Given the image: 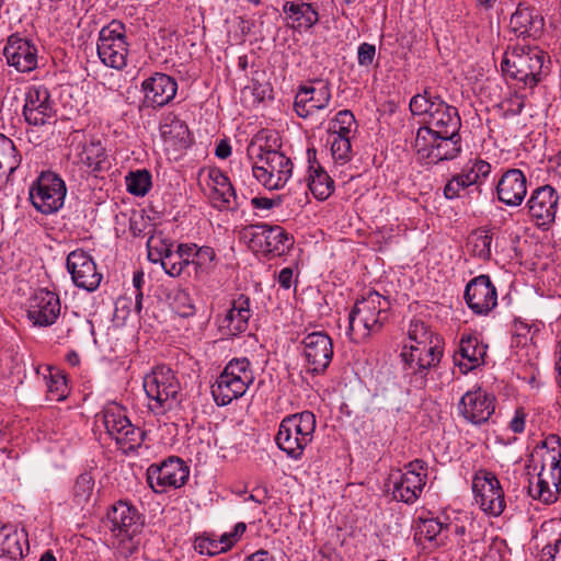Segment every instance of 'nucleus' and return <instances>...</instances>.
Instances as JSON below:
<instances>
[{
    "label": "nucleus",
    "instance_id": "38",
    "mask_svg": "<svg viewBox=\"0 0 561 561\" xmlns=\"http://www.w3.org/2000/svg\"><path fill=\"white\" fill-rule=\"evenodd\" d=\"M24 536L10 525L0 527V558L18 560L23 557Z\"/></svg>",
    "mask_w": 561,
    "mask_h": 561
},
{
    "label": "nucleus",
    "instance_id": "3",
    "mask_svg": "<svg viewBox=\"0 0 561 561\" xmlns=\"http://www.w3.org/2000/svg\"><path fill=\"white\" fill-rule=\"evenodd\" d=\"M106 526L115 538L113 543L117 552L128 558L138 550L139 540L136 538L144 526L138 511L124 501H118L107 513Z\"/></svg>",
    "mask_w": 561,
    "mask_h": 561
},
{
    "label": "nucleus",
    "instance_id": "60",
    "mask_svg": "<svg viewBox=\"0 0 561 561\" xmlns=\"http://www.w3.org/2000/svg\"><path fill=\"white\" fill-rule=\"evenodd\" d=\"M526 412L524 410V408H517L515 410V414L513 416V419L511 420L510 424H508V427L511 428L512 432L514 433H523L524 430H525V423H526Z\"/></svg>",
    "mask_w": 561,
    "mask_h": 561
},
{
    "label": "nucleus",
    "instance_id": "59",
    "mask_svg": "<svg viewBox=\"0 0 561 561\" xmlns=\"http://www.w3.org/2000/svg\"><path fill=\"white\" fill-rule=\"evenodd\" d=\"M540 561H561V539L546 545L540 554Z\"/></svg>",
    "mask_w": 561,
    "mask_h": 561
},
{
    "label": "nucleus",
    "instance_id": "19",
    "mask_svg": "<svg viewBox=\"0 0 561 561\" xmlns=\"http://www.w3.org/2000/svg\"><path fill=\"white\" fill-rule=\"evenodd\" d=\"M301 345L308 371L324 373L333 356L331 337L324 332H311L302 339Z\"/></svg>",
    "mask_w": 561,
    "mask_h": 561
},
{
    "label": "nucleus",
    "instance_id": "26",
    "mask_svg": "<svg viewBox=\"0 0 561 561\" xmlns=\"http://www.w3.org/2000/svg\"><path fill=\"white\" fill-rule=\"evenodd\" d=\"M330 101L331 89L328 83H321L320 87L301 85L295 96L294 110L299 117L307 118L327 108Z\"/></svg>",
    "mask_w": 561,
    "mask_h": 561
},
{
    "label": "nucleus",
    "instance_id": "25",
    "mask_svg": "<svg viewBox=\"0 0 561 561\" xmlns=\"http://www.w3.org/2000/svg\"><path fill=\"white\" fill-rule=\"evenodd\" d=\"M9 66L19 72H31L37 67V48L28 39L11 35L3 48Z\"/></svg>",
    "mask_w": 561,
    "mask_h": 561
},
{
    "label": "nucleus",
    "instance_id": "64",
    "mask_svg": "<svg viewBox=\"0 0 561 561\" xmlns=\"http://www.w3.org/2000/svg\"><path fill=\"white\" fill-rule=\"evenodd\" d=\"M239 538L240 537L234 536L233 530L230 533L222 534L220 536V540L222 542V546H224L226 552L234 546V543L239 540Z\"/></svg>",
    "mask_w": 561,
    "mask_h": 561
},
{
    "label": "nucleus",
    "instance_id": "27",
    "mask_svg": "<svg viewBox=\"0 0 561 561\" xmlns=\"http://www.w3.org/2000/svg\"><path fill=\"white\" fill-rule=\"evenodd\" d=\"M142 91L147 106L162 107L174 99L178 83L172 77L157 72L142 82Z\"/></svg>",
    "mask_w": 561,
    "mask_h": 561
},
{
    "label": "nucleus",
    "instance_id": "16",
    "mask_svg": "<svg viewBox=\"0 0 561 561\" xmlns=\"http://www.w3.org/2000/svg\"><path fill=\"white\" fill-rule=\"evenodd\" d=\"M426 463L422 458H414L413 461L404 465L399 480L393 485V499L407 504L414 503L426 483Z\"/></svg>",
    "mask_w": 561,
    "mask_h": 561
},
{
    "label": "nucleus",
    "instance_id": "11",
    "mask_svg": "<svg viewBox=\"0 0 561 561\" xmlns=\"http://www.w3.org/2000/svg\"><path fill=\"white\" fill-rule=\"evenodd\" d=\"M98 55L101 61L113 69L121 70L127 65L128 44L124 24L112 21L101 28L98 39Z\"/></svg>",
    "mask_w": 561,
    "mask_h": 561
},
{
    "label": "nucleus",
    "instance_id": "10",
    "mask_svg": "<svg viewBox=\"0 0 561 561\" xmlns=\"http://www.w3.org/2000/svg\"><path fill=\"white\" fill-rule=\"evenodd\" d=\"M66 194L64 180L50 171L42 172L30 187L32 205L44 215L58 211L64 206Z\"/></svg>",
    "mask_w": 561,
    "mask_h": 561
},
{
    "label": "nucleus",
    "instance_id": "62",
    "mask_svg": "<svg viewBox=\"0 0 561 561\" xmlns=\"http://www.w3.org/2000/svg\"><path fill=\"white\" fill-rule=\"evenodd\" d=\"M294 272L291 267H284L278 274V284L284 289H289L293 285Z\"/></svg>",
    "mask_w": 561,
    "mask_h": 561
},
{
    "label": "nucleus",
    "instance_id": "6",
    "mask_svg": "<svg viewBox=\"0 0 561 561\" xmlns=\"http://www.w3.org/2000/svg\"><path fill=\"white\" fill-rule=\"evenodd\" d=\"M316 431V416L310 411L286 416L279 424L275 442L288 456H301L312 442Z\"/></svg>",
    "mask_w": 561,
    "mask_h": 561
},
{
    "label": "nucleus",
    "instance_id": "13",
    "mask_svg": "<svg viewBox=\"0 0 561 561\" xmlns=\"http://www.w3.org/2000/svg\"><path fill=\"white\" fill-rule=\"evenodd\" d=\"M252 250L263 254L283 255L293 247V238L280 226L267 224L250 225L244 229Z\"/></svg>",
    "mask_w": 561,
    "mask_h": 561
},
{
    "label": "nucleus",
    "instance_id": "48",
    "mask_svg": "<svg viewBox=\"0 0 561 561\" xmlns=\"http://www.w3.org/2000/svg\"><path fill=\"white\" fill-rule=\"evenodd\" d=\"M331 152L336 162L346 163L352 157L351 138L332 135Z\"/></svg>",
    "mask_w": 561,
    "mask_h": 561
},
{
    "label": "nucleus",
    "instance_id": "33",
    "mask_svg": "<svg viewBox=\"0 0 561 561\" xmlns=\"http://www.w3.org/2000/svg\"><path fill=\"white\" fill-rule=\"evenodd\" d=\"M283 12L293 21L291 28H311L319 22V13L311 3L286 1Z\"/></svg>",
    "mask_w": 561,
    "mask_h": 561
},
{
    "label": "nucleus",
    "instance_id": "23",
    "mask_svg": "<svg viewBox=\"0 0 561 561\" xmlns=\"http://www.w3.org/2000/svg\"><path fill=\"white\" fill-rule=\"evenodd\" d=\"M468 307L480 316H486L497 305V291L488 275L471 279L465 290Z\"/></svg>",
    "mask_w": 561,
    "mask_h": 561
},
{
    "label": "nucleus",
    "instance_id": "44",
    "mask_svg": "<svg viewBox=\"0 0 561 561\" xmlns=\"http://www.w3.org/2000/svg\"><path fill=\"white\" fill-rule=\"evenodd\" d=\"M356 128V119L348 110L340 111L331 123L330 134L351 138L352 133Z\"/></svg>",
    "mask_w": 561,
    "mask_h": 561
},
{
    "label": "nucleus",
    "instance_id": "39",
    "mask_svg": "<svg viewBox=\"0 0 561 561\" xmlns=\"http://www.w3.org/2000/svg\"><path fill=\"white\" fill-rule=\"evenodd\" d=\"M192 249L193 275L196 279H204L216 267V252L211 247H197L190 243Z\"/></svg>",
    "mask_w": 561,
    "mask_h": 561
},
{
    "label": "nucleus",
    "instance_id": "58",
    "mask_svg": "<svg viewBox=\"0 0 561 561\" xmlns=\"http://www.w3.org/2000/svg\"><path fill=\"white\" fill-rule=\"evenodd\" d=\"M376 55V47L373 44L362 43L357 50V60L360 66H369L373 64Z\"/></svg>",
    "mask_w": 561,
    "mask_h": 561
},
{
    "label": "nucleus",
    "instance_id": "31",
    "mask_svg": "<svg viewBox=\"0 0 561 561\" xmlns=\"http://www.w3.org/2000/svg\"><path fill=\"white\" fill-rule=\"evenodd\" d=\"M461 127V118L455 106L446 104L443 108L426 119V125L420 128L431 129L432 134L445 135L456 134Z\"/></svg>",
    "mask_w": 561,
    "mask_h": 561
},
{
    "label": "nucleus",
    "instance_id": "49",
    "mask_svg": "<svg viewBox=\"0 0 561 561\" xmlns=\"http://www.w3.org/2000/svg\"><path fill=\"white\" fill-rule=\"evenodd\" d=\"M470 242L474 256L483 261L491 259L492 234H490L488 231L476 233Z\"/></svg>",
    "mask_w": 561,
    "mask_h": 561
},
{
    "label": "nucleus",
    "instance_id": "20",
    "mask_svg": "<svg viewBox=\"0 0 561 561\" xmlns=\"http://www.w3.org/2000/svg\"><path fill=\"white\" fill-rule=\"evenodd\" d=\"M67 270L73 284L90 293L99 288L103 277L98 272L93 257L83 250H75L68 254Z\"/></svg>",
    "mask_w": 561,
    "mask_h": 561
},
{
    "label": "nucleus",
    "instance_id": "54",
    "mask_svg": "<svg viewBox=\"0 0 561 561\" xmlns=\"http://www.w3.org/2000/svg\"><path fill=\"white\" fill-rule=\"evenodd\" d=\"M48 392L54 397L53 399L60 401L66 397L67 383L66 379L59 371H56V376L50 375V380L47 382Z\"/></svg>",
    "mask_w": 561,
    "mask_h": 561
},
{
    "label": "nucleus",
    "instance_id": "42",
    "mask_svg": "<svg viewBox=\"0 0 561 561\" xmlns=\"http://www.w3.org/2000/svg\"><path fill=\"white\" fill-rule=\"evenodd\" d=\"M193 248L188 245V243H180L176 247V250L173 251L170 245H165V248L160 252V263L164 272L171 277H180L181 276V266L180 260L184 255V250H192Z\"/></svg>",
    "mask_w": 561,
    "mask_h": 561
},
{
    "label": "nucleus",
    "instance_id": "45",
    "mask_svg": "<svg viewBox=\"0 0 561 561\" xmlns=\"http://www.w3.org/2000/svg\"><path fill=\"white\" fill-rule=\"evenodd\" d=\"M127 191L135 196H145L151 187V174L147 170H137L126 176Z\"/></svg>",
    "mask_w": 561,
    "mask_h": 561
},
{
    "label": "nucleus",
    "instance_id": "8",
    "mask_svg": "<svg viewBox=\"0 0 561 561\" xmlns=\"http://www.w3.org/2000/svg\"><path fill=\"white\" fill-rule=\"evenodd\" d=\"M181 386L172 369L160 365L144 378V390L149 399V408L156 414L171 410Z\"/></svg>",
    "mask_w": 561,
    "mask_h": 561
},
{
    "label": "nucleus",
    "instance_id": "46",
    "mask_svg": "<svg viewBox=\"0 0 561 561\" xmlns=\"http://www.w3.org/2000/svg\"><path fill=\"white\" fill-rule=\"evenodd\" d=\"M21 163L14 142L5 135L0 134V164L7 170H16Z\"/></svg>",
    "mask_w": 561,
    "mask_h": 561
},
{
    "label": "nucleus",
    "instance_id": "12",
    "mask_svg": "<svg viewBox=\"0 0 561 561\" xmlns=\"http://www.w3.org/2000/svg\"><path fill=\"white\" fill-rule=\"evenodd\" d=\"M476 504L489 516H500L505 507L504 491L496 476L485 469L478 470L472 478Z\"/></svg>",
    "mask_w": 561,
    "mask_h": 561
},
{
    "label": "nucleus",
    "instance_id": "24",
    "mask_svg": "<svg viewBox=\"0 0 561 561\" xmlns=\"http://www.w3.org/2000/svg\"><path fill=\"white\" fill-rule=\"evenodd\" d=\"M60 300L48 289H38L30 299L27 319L35 327H50L60 314Z\"/></svg>",
    "mask_w": 561,
    "mask_h": 561
},
{
    "label": "nucleus",
    "instance_id": "53",
    "mask_svg": "<svg viewBox=\"0 0 561 561\" xmlns=\"http://www.w3.org/2000/svg\"><path fill=\"white\" fill-rule=\"evenodd\" d=\"M537 456L551 454L552 456H561V438L556 434H549L535 447Z\"/></svg>",
    "mask_w": 561,
    "mask_h": 561
},
{
    "label": "nucleus",
    "instance_id": "1",
    "mask_svg": "<svg viewBox=\"0 0 561 561\" xmlns=\"http://www.w3.org/2000/svg\"><path fill=\"white\" fill-rule=\"evenodd\" d=\"M252 161V176L265 188L280 190L293 175V162L283 152L267 146L261 135L254 137L247 148Z\"/></svg>",
    "mask_w": 561,
    "mask_h": 561
},
{
    "label": "nucleus",
    "instance_id": "52",
    "mask_svg": "<svg viewBox=\"0 0 561 561\" xmlns=\"http://www.w3.org/2000/svg\"><path fill=\"white\" fill-rule=\"evenodd\" d=\"M195 549L201 554H207L210 557L226 552L220 538L216 539L214 537H210L209 535L196 538Z\"/></svg>",
    "mask_w": 561,
    "mask_h": 561
},
{
    "label": "nucleus",
    "instance_id": "47",
    "mask_svg": "<svg viewBox=\"0 0 561 561\" xmlns=\"http://www.w3.org/2000/svg\"><path fill=\"white\" fill-rule=\"evenodd\" d=\"M474 185V178H470V174H467L463 171L460 174L454 175L444 187V196L447 199H455L461 197V192L466 191L470 186Z\"/></svg>",
    "mask_w": 561,
    "mask_h": 561
},
{
    "label": "nucleus",
    "instance_id": "9",
    "mask_svg": "<svg viewBox=\"0 0 561 561\" xmlns=\"http://www.w3.org/2000/svg\"><path fill=\"white\" fill-rule=\"evenodd\" d=\"M102 421L107 434L115 439L122 453L128 454L141 446L144 432L130 423L122 405L108 404L103 411Z\"/></svg>",
    "mask_w": 561,
    "mask_h": 561
},
{
    "label": "nucleus",
    "instance_id": "2",
    "mask_svg": "<svg viewBox=\"0 0 561 561\" xmlns=\"http://www.w3.org/2000/svg\"><path fill=\"white\" fill-rule=\"evenodd\" d=\"M390 301L375 290L357 300L348 314L347 334L359 343L381 331L388 321Z\"/></svg>",
    "mask_w": 561,
    "mask_h": 561
},
{
    "label": "nucleus",
    "instance_id": "37",
    "mask_svg": "<svg viewBox=\"0 0 561 561\" xmlns=\"http://www.w3.org/2000/svg\"><path fill=\"white\" fill-rule=\"evenodd\" d=\"M79 161L91 172H100L105 169L106 151L98 139H91L81 145L78 153Z\"/></svg>",
    "mask_w": 561,
    "mask_h": 561
},
{
    "label": "nucleus",
    "instance_id": "7",
    "mask_svg": "<svg viewBox=\"0 0 561 561\" xmlns=\"http://www.w3.org/2000/svg\"><path fill=\"white\" fill-rule=\"evenodd\" d=\"M415 148L419 161L425 165H433L457 158L461 151V138L459 131L434 136L431 129L419 128Z\"/></svg>",
    "mask_w": 561,
    "mask_h": 561
},
{
    "label": "nucleus",
    "instance_id": "32",
    "mask_svg": "<svg viewBox=\"0 0 561 561\" xmlns=\"http://www.w3.org/2000/svg\"><path fill=\"white\" fill-rule=\"evenodd\" d=\"M510 26L517 36H534L542 30L543 18L534 9L517 8L511 16Z\"/></svg>",
    "mask_w": 561,
    "mask_h": 561
},
{
    "label": "nucleus",
    "instance_id": "56",
    "mask_svg": "<svg viewBox=\"0 0 561 561\" xmlns=\"http://www.w3.org/2000/svg\"><path fill=\"white\" fill-rule=\"evenodd\" d=\"M491 164L484 160H476L472 165L466 170L470 178H474V185H477L480 179H485L491 173Z\"/></svg>",
    "mask_w": 561,
    "mask_h": 561
},
{
    "label": "nucleus",
    "instance_id": "34",
    "mask_svg": "<svg viewBox=\"0 0 561 561\" xmlns=\"http://www.w3.org/2000/svg\"><path fill=\"white\" fill-rule=\"evenodd\" d=\"M458 354L462 359L468 362L467 364L460 362L459 366H463L466 370H471L483 364L484 356L486 354V346L481 344L479 339L474 335H462L459 343Z\"/></svg>",
    "mask_w": 561,
    "mask_h": 561
},
{
    "label": "nucleus",
    "instance_id": "35",
    "mask_svg": "<svg viewBox=\"0 0 561 561\" xmlns=\"http://www.w3.org/2000/svg\"><path fill=\"white\" fill-rule=\"evenodd\" d=\"M307 186L319 201H325L334 192V181L316 161L309 167Z\"/></svg>",
    "mask_w": 561,
    "mask_h": 561
},
{
    "label": "nucleus",
    "instance_id": "29",
    "mask_svg": "<svg viewBox=\"0 0 561 561\" xmlns=\"http://www.w3.org/2000/svg\"><path fill=\"white\" fill-rule=\"evenodd\" d=\"M211 191L210 199L215 207L220 210H234L239 207L238 197L229 178L219 169H211L208 172Z\"/></svg>",
    "mask_w": 561,
    "mask_h": 561
},
{
    "label": "nucleus",
    "instance_id": "36",
    "mask_svg": "<svg viewBox=\"0 0 561 561\" xmlns=\"http://www.w3.org/2000/svg\"><path fill=\"white\" fill-rule=\"evenodd\" d=\"M449 527L438 518H419L415 537L430 541L433 547H443L446 545L445 533L449 531Z\"/></svg>",
    "mask_w": 561,
    "mask_h": 561
},
{
    "label": "nucleus",
    "instance_id": "18",
    "mask_svg": "<svg viewBox=\"0 0 561 561\" xmlns=\"http://www.w3.org/2000/svg\"><path fill=\"white\" fill-rule=\"evenodd\" d=\"M23 115L27 124L43 126L55 122L56 110L47 88L32 85L25 92Z\"/></svg>",
    "mask_w": 561,
    "mask_h": 561
},
{
    "label": "nucleus",
    "instance_id": "5",
    "mask_svg": "<svg viewBox=\"0 0 561 561\" xmlns=\"http://www.w3.org/2000/svg\"><path fill=\"white\" fill-rule=\"evenodd\" d=\"M253 382L251 362L247 357L232 358L211 385V396L217 405L225 407L244 396Z\"/></svg>",
    "mask_w": 561,
    "mask_h": 561
},
{
    "label": "nucleus",
    "instance_id": "14",
    "mask_svg": "<svg viewBox=\"0 0 561 561\" xmlns=\"http://www.w3.org/2000/svg\"><path fill=\"white\" fill-rule=\"evenodd\" d=\"M400 356L405 374L413 375L415 380L420 381V386H423L430 369L439 364L443 350L439 340L436 339V344L404 345Z\"/></svg>",
    "mask_w": 561,
    "mask_h": 561
},
{
    "label": "nucleus",
    "instance_id": "43",
    "mask_svg": "<svg viewBox=\"0 0 561 561\" xmlns=\"http://www.w3.org/2000/svg\"><path fill=\"white\" fill-rule=\"evenodd\" d=\"M408 337L413 345L436 344L437 336L434 335L431 328L421 319H411L408 327Z\"/></svg>",
    "mask_w": 561,
    "mask_h": 561
},
{
    "label": "nucleus",
    "instance_id": "22",
    "mask_svg": "<svg viewBox=\"0 0 561 561\" xmlns=\"http://www.w3.org/2000/svg\"><path fill=\"white\" fill-rule=\"evenodd\" d=\"M561 491V458H552L549 469L545 465L537 474V481L530 482L528 494L541 503L549 505L558 500Z\"/></svg>",
    "mask_w": 561,
    "mask_h": 561
},
{
    "label": "nucleus",
    "instance_id": "57",
    "mask_svg": "<svg viewBox=\"0 0 561 561\" xmlns=\"http://www.w3.org/2000/svg\"><path fill=\"white\" fill-rule=\"evenodd\" d=\"M251 167V160L247 163L241 161H233L231 164V174L234 180H239L242 184H247V181L250 180L252 174Z\"/></svg>",
    "mask_w": 561,
    "mask_h": 561
},
{
    "label": "nucleus",
    "instance_id": "63",
    "mask_svg": "<svg viewBox=\"0 0 561 561\" xmlns=\"http://www.w3.org/2000/svg\"><path fill=\"white\" fill-rule=\"evenodd\" d=\"M215 154L219 159H226L231 154V146L228 140H220L215 149Z\"/></svg>",
    "mask_w": 561,
    "mask_h": 561
},
{
    "label": "nucleus",
    "instance_id": "40",
    "mask_svg": "<svg viewBox=\"0 0 561 561\" xmlns=\"http://www.w3.org/2000/svg\"><path fill=\"white\" fill-rule=\"evenodd\" d=\"M160 130L164 141L173 146L186 148L191 144V133L186 123L176 116L169 117Z\"/></svg>",
    "mask_w": 561,
    "mask_h": 561
},
{
    "label": "nucleus",
    "instance_id": "41",
    "mask_svg": "<svg viewBox=\"0 0 561 561\" xmlns=\"http://www.w3.org/2000/svg\"><path fill=\"white\" fill-rule=\"evenodd\" d=\"M446 104L439 95L425 89L423 93L414 95L409 105L413 115H427V118H431Z\"/></svg>",
    "mask_w": 561,
    "mask_h": 561
},
{
    "label": "nucleus",
    "instance_id": "4",
    "mask_svg": "<svg viewBox=\"0 0 561 561\" xmlns=\"http://www.w3.org/2000/svg\"><path fill=\"white\" fill-rule=\"evenodd\" d=\"M545 60L546 53L537 46H515L505 51L501 67L508 77L533 89L542 80Z\"/></svg>",
    "mask_w": 561,
    "mask_h": 561
},
{
    "label": "nucleus",
    "instance_id": "21",
    "mask_svg": "<svg viewBox=\"0 0 561 561\" xmlns=\"http://www.w3.org/2000/svg\"><path fill=\"white\" fill-rule=\"evenodd\" d=\"M558 202V192L551 185H543L533 191L527 207L537 227L548 229L554 222Z\"/></svg>",
    "mask_w": 561,
    "mask_h": 561
},
{
    "label": "nucleus",
    "instance_id": "50",
    "mask_svg": "<svg viewBox=\"0 0 561 561\" xmlns=\"http://www.w3.org/2000/svg\"><path fill=\"white\" fill-rule=\"evenodd\" d=\"M93 485V478L89 473H82L77 478L73 486V497L77 504H83L89 501Z\"/></svg>",
    "mask_w": 561,
    "mask_h": 561
},
{
    "label": "nucleus",
    "instance_id": "55",
    "mask_svg": "<svg viewBox=\"0 0 561 561\" xmlns=\"http://www.w3.org/2000/svg\"><path fill=\"white\" fill-rule=\"evenodd\" d=\"M145 284V274L142 271H136L133 275V287H134V296H135V310L137 313H140L142 310V286Z\"/></svg>",
    "mask_w": 561,
    "mask_h": 561
},
{
    "label": "nucleus",
    "instance_id": "30",
    "mask_svg": "<svg viewBox=\"0 0 561 561\" xmlns=\"http://www.w3.org/2000/svg\"><path fill=\"white\" fill-rule=\"evenodd\" d=\"M250 305V298L244 295H239L232 300L231 307L222 320V327L229 331V334L238 335L247 330L252 316Z\"/></svg>",
    "mask_w": 561,
    "mask_h": 561
},
{
    "label": "nucleus",
    "instance_id": "28",
    "mask_svg": "<svg viewBox=\"0 0 561 561\" xmlns=\"http://www.w3.org/2000/svg\"><path fill=\"white\" fill-rule=\"evenodd\" d=\"M496 195L507 206H519L527 194V179L519 169H508L496 183Z\"/></svg>",
    "mask_w": 561,
    "mask_h": 561
},
{
    "label": "nucleus",
    "instance_id": "17",
    "mask_svg": "<svg viewBox=\"0 0 561 561\" xmlns=\"http://www.w3.org/2000/svg\"><path fill=\"white\" fill-rule=\"evenodd\" d=\"M495 397L481 387L467 391L458 403L459 414L473 425H481L490 420L495 411Z\"/></svg>",
    "mask_w": 561,
    "mask_h": 561
},
{
    "label": "nucleus",
    "instance_id": "15",
    "mask_svg": "<svg viewBox=\"0 0 561 561\" xmlns=\"http://www.w3.org/2000/svg\"><path fill=\"white\" fill-rule=\"evenodd\" d=\"M190 476V467L183 458H165L160 465H151L147 470V480L151 489L163 492L167 486L180 488Z\"/></svg>",
    "mask_w": 561,
    "mask_h": 561
},
{
    "label": "nucleus",
    "instance_id": "61",
    "mask_svg": "<svg viewBox=\"0 0 561 561\" xmlns=\"http://www.w3.org/2000/svg\"><path fill=\"white\" fill-rule=\"evenodd\" d=\"M280 204V198H268V197H253L251 199V205L254 209L259 210H270L275 206Z\"/></svg>",
    "mask_w": 561,
    "mask_h": 561
},
{
    "label": "nucleus",
    "instance_id": "51",
    "mask_svg": "<svg viewBox=\"0 0 561 561\" xmlns=\"http://www.w3.org/2000/svg\"><path fill=\"white\" fill-rule=\"evenodd\" d=\"M172 306L175 312L182 318H188L196 312L193 299L186 290L175 293Z\"/></svg>",
    "mask_w": 561,
    "mask_h": 561
}]
</instances>
